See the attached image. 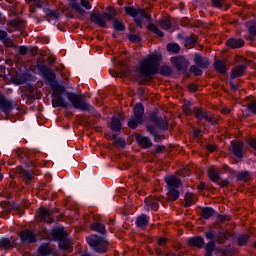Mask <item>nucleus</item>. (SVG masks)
<instances>
[{
  "label": "nucleus",
  "instance_id": "nucleus-1",
  "mask_svg": "<svg viewBox=\"0 0 256 256\" xmlns=\"http://www.w3.org/2000/svg\"><path fill=\"white\" fill-rule=\"evenodd\" d=\"M54 91H56V93L52 98L53 107L67 109V107L72 106L74 109H79L80 111H91V105L78 94L67 92L61 85H57Z\"/></svg>",
  "mask_w": 256,
  "mask_h": 256
},
{
  "label": "nucleus",
  "instance_id": "nucleus-2",
  "mask_svg": "<svg viewBox=\"0 0 256 256\" xmlns=\"http://www.w3.org/2000/svg\"><path fill=\"white\" fill-rule=\"evenodd\" d=\"M159 61H161V53H153L144 58L136 70L139 79H151L159 69Z\"/></svg>",
  "mask_w": 256,
  "mask_h": 256
},
{
  "label": "nucleus",
  "instance_id": "nucleus-3",
  "mask_svg": "<svg viewBox=\"0 0 256 256\" xmlns=\"http://www.w3.org/2000/svg\"><path fill=\"white\" fill-rule=\"evenodd\" d=\"M44 237L46 239H53V241H58V245L60 249H68L70 242L69 238H67V234L65 233L64 228H54L51 232L45 230Z\"/></svg>",
  "mask_w": 256,
  "mask_h": 256
},
{
  "label": "nucleus",
  "instance_id": "nucleus-4",
  "mask_svg": "<svg viewBox=\"0 0 256 256\" xmlns=\"http://www.w3.org/2000/svg\"><path fill=\"white\" fill-rule=\"evenodd\" d=\"M125 12L134 18L137 27H140V29L143 28V23H151L152 21L151 15L143 9L130 6L125 7Z\"/></svg>",
  "mask_w": 256,
  "mask_h": 256
},
{
  "label": "nucleus",
  "instance_id": "nucleus-5",
  "mask_svg": "<svg viewBox=\"0 0 256 256\" xmlns=\"http://www.w3.org/2000/svg\"><path fill=\"white\" fill-rule=\"evenodd\" d=\"M86 241L95 253H107L109 249V241L101 236L92 235L87 237Z\"/></svg>",
  "mask_w": 256,
  "mask_h": 256
},
{
  "label": "nucleus",
  "instance_id": "nucleus-6",
  "mask_svg": "<svg viewBox=\"0 0 256 256\" xmlns=\"http://www.w3.org/2000/svg\"><path fill=\"white\" fill-rule=\"evenodd\" d=\"M165 183L168 187V197L170 201H177L179 199V186L181 185V179L176 176H166L164 178Z\"/></svg>",
  "mask_w": 256,
  "mask_h": 256
},
{
  "label": "nucleus",
  "instance_id": "nucleus-7",
  "mask_svg": "<svg viewBox=\"0 0 256 256\" xmlns=\"http://www.w3.org/2000/svg\"><path fill=\"white\" fill-rule=\"evenodd\" d=\"M143 115H145V108L141 104H136L134 107V116L128 121V127L130 129H137V126L143 123Z\"/></svg>",
  "mask_w": 256,
  "mask_h": 256
},
{
  "label": "nucleus",
  "instance_id": "nucleus-8",
  "mask_svg": "<svg viewBox=\"0 0 256 256\" xmlns=\"http://www.w3.org/2000/svg\"><path fill=\"white\" fill-rule=\"evenodd\" d=\"M111 20H113V16L107 12L92 15V21L99 27H105L107 22Z\"/></svg>",
  "mask_w": 256,
  "mask_h": 256
},
{
  "label": "nucleus",
  "instance_id": "nucleus-9",
  "mask_svg": "<svg viewBox=\"0 0 256 256\" xmlns=\"http://www.w3.org/2000/svg\"><path fill=\"white\" fill-rule=\"evenodd\" d=\"M171 63L178 71H185L189 67V62L183 56L172 57Z\"/></svg>",
  "mask_w": 256,
  "mask_h": 256
},
{
  "label": "nucleus",
  "instance_id": "nucleus-10",
  "mask_svg": "<svg viewBox=\"0 0 256 256\" xmlns=\"http://www.w3.org/2000/svg\"><path fill=\"white\" fill-rule=\"evenodd\" d=\"M0 111L5 115H9L13 111V102L5 99V96L2 95H0Z\"/></svg>",
  "mask_w": 256,
  "mask_h": 256
},
{
  "label": "nucleus",
  "instance_id": "nucleus-11",
  "mask_svg": "<svg viewBox=\"0 0 256 256\" xmlns=\"http://www.w3.org/2000/svg\"><path fill=\"white\" fill-rule=\"evenodd\" d=\"M215 255L217 256H233L235 255V248L233 246H222L215 249Z\"/></svg>",
  "mask_w": 256,
  "mask_h": 256
},
{
  "label": "nucleus",
  "instance_id": "nucleus-12",
  "mask_svg": "<svg viewBox=\"0 0 256 256\" xmlns=\"http://www.w3.org/2000/svg\"><path fill=\"white\" fill-rule=\"evenodd\" d=\"M159 200L155 197H148L145 199L144 209L146 211H157L159 209Z\"/></svg>",
  "mask_w": 256,
  "mask_h": 256
},
{
  "label": "nucleus",
  "instance_id": "nucleus-13",
  "mask_svg": "<svg viewBox=\"0 0 256 256\" xmlns=\"http://www.w3.org/2000/svg\"><path fill=\"white\" fill-rule=\"evenodd\" d=\"M194 113H195V117H196V119H198V121H203V119H205L206 121H213V116H211V114L203 111L202 109L194 108Z\"/></svg>",
  "mask_w": 256,
  "mask_h": 256
},
{
  "label": "nucleus",
  "instance_id": "nucleus-14",
  "mask_svg": "<svg viewBox=\"0 0 256 256\" xmlns=\"http://www.w3.org/2000/svg\"><path fill=\"white\" fill-rule=\"evenodd\" d=\"M20 239L23 243H35V241H37L33 232L29 230H25L24 232H21Z\"/></svg>",
  "mask_w": 256,
  "mask_h": 256
},
{
  "label": "nucleus",
  "instance_id": "nucleus-15",
  "mask_svg": "<svg viewBox=\"0 0 256 256\" xmlns=\"http://www.w3.org/2000/svg\"><path fill=\"white\" fill-rule=\"evenodd\" d=\"M226 45L232 49H239L245 45V41L241 38H230L226 41Z\"/></svg>",
  "mask_w": 256,
  "mask_h": 256
},
{
  "label": "nucleus",
  "instance_id": "nucleus-16",
  "mask_svg": "<svg viewBox=\"0 0 256 256\" xmlns=\"http://www.w3.org/2000/svg\"><path fill=\"white\" fill-rule=\"evenodd\" d=\"M14 173L16 177H22L24 181H31L33 179V176H31V173L27 170H23L22 167L18 166L15 170Z\"/></svg>",
  "mask_w": 256,
  "mask_h": 256
},
{
  "label": "nucleus",
  "instance_id": "nucleus-17",
  "mask_svg": "<svg viewBox=\"0 0 256 256\" xmlns=\"http://www.w3.org/2000/svg\"><path fill=\"white\" fill-rule=\"evenodd\" d=\"M194 63L200 67V69H207L209 67V60L201 57L199 54H195Z\"/></svg>",
  "mask_w": 256,
  "mask_h": 256
},
{
  "label": "nucleus",
  "instance_id": "nucleus-18",
  "mask_svg": "<svg viewBox=\"0 0 256 256\" xmlns=\"http://www.w3.org/2000/svg\"><path fill=\"white\" fill-rule=\"evenodd\" d=\"M232 153L235 155V157H238V159H241L243 157V143L236 142L232 143Z\"/></svg>",
  "mask_w": 256,
  "mask_h": 256
},
{
  "label": "nucleus",
  "instance_id": "nucleus-19",
  "mask_svg": "<svg viewBox=\"0 0 256 256\" xmlns=\"http://www.w3.org/2000/svg\"><path fill=\"white\" fill-rule=\"evenodd\" d=\"M38 215L42 221H45L46 223H53V220L51 219V211L45 208H40Z\"/></svg>",
  "mask_w": 256,
  "mask_h": 256
},
{
  "label": "nucleus",
  "instance_id": "nucleus-20",
  "mask_svg": "<svg viewBox=\"0 0 256 256\" xmlns=\"http://www.w3.org/2000/svg\"><path fill=\"white\" fill-rule=\"evenodd\" d=\"M188 243L191 247L202 249L203 245H205V240L202 237H193L188 239Z\"/></svg>",
  "mask_w": 256,
  "mask_h": 256
},
{
  "label": "nucleus",
  "instance_id": "nucleus-21",
  "mask_svg": "<svg viewBox=\"0 0 256 256\" xmlns=\"http://www.w3.org/2000/svg\"><path fill=\"white\" fill-rule=\"evenodd\" d=\"M245 69H247V66L245 65H239L236 66L231 73V79H237L238 77H241L243 73H245Z\"/></svg>",
  "mask_w": 256,
  "mask_h": 256
},
{
  "label": "nucleus",
  "instance_id": "nucleus-22",
  "mask_svg": "<svg viewBox=\"0 0 256 256\" xmlns=\"http://www.w3.org/2000/svg\"><path fill=\"white\" fill-rule=\"evenodd\" d=\"M151 121L152 123H155L159 129H162L163 131L167 129V121L163 120V118L154 116L151 117Z\"/></svg>",
  "mask_w": 256,
  "mask_h": 256
},
{
  "label": "nucleus",
  "instance_id": "nucleus-23",
  "mask_svg": "<svg viewBox=\"0 0 256 256\" xmlns=\"http://www.w3.org/2000/svg\"><path fill=\"white\" fill-rule=\"evenodd\" d=\"M137 142L142 145V147H145L146 149H149L153 145V142H151V139L147 136H138Z\"/></svg>",
  "mask_w": 256,
  "mask_h": 256
},
{
  "label": "nucleus",
  "instance_id": "nucleus-24",
  "mask_svg": "<svg viewBox=\"0 0 256 256\" xmlns=\"http://www.w3.org/2000/svg\"><path fill=\"white\" fill-rule=\"evenodd\" d=\"M208 176L211 179V181H213V183H217V181H219L220 179L219 171H217V168L215 167H210L208 169Z\"/></svg>",
  "mask_w": 256,
  "mask_h": 256
},
{
  "label": "nucleus",
  "instance_id": "nucleus-25",
  "mask_svg": "<svg viewBox=\"0 0 256 256\" xmlns=\"http://www.w3.org/2000/svg\"><path fill=\"white\" fill-rule=\"evenodd\" d=\"M10 25L12 26V28H14L15 31H21V29H23V26L25 25V22H23L21 18H16L10 21Z\"/></svg>",
  "mask_w": 256,
  "mask_h": 256
},
{
  "label": "nucleus",
  "instance_id": "nucleus-26",
  "mask_svg": "<svg viewBox=\"0 0 256 256\" xmlns=\"http://www.w3.org/2000/svg\"><path fill=\"white\" fill-rule=\"evenodd\" d=\"M201 215L203 219H211V217L215 215V210H213V208L211 207L202 208Z\"/></svg>",
  "mask_w": 256,
  "mask_h": 256
},
{
  "label": "nucleus",
  "instance_id": "nucleus-27",
  "mask_svg": "<svg viewBox=\"0 0 256 256\" xmlns=\"http://www.w3.org/2000/svg\"><path fill=\"white\" fill-rule=\"evenodd\" d=\"M197 201V198L193 193H187L185 195V207H191L195 202Z\"/></svg>",
  "mask_w": 256,
  "mask_h": 256
},
{
  "label": "nucleus",
  "instance_id": "nucleus-28",
  "mask_svg": "<svg viewBox=\"0 0 256 256\" xmlns=\"http://www.w3.org/2000/svg\"><path fill=\"white\" fill-rule=\"evenodd\" d=\"M112 131H121V120L117 117H112V122L110 125Z\"/></svg>",
  "mask_w": 256,
  "mask_h": 256
},
{
  "label": "nucleus",
  "instance_id": "nucleus-29",
  "mask_svg": "<svg viewBox=\"0 0 256 256\" xmlns=\"http://www.w3.org/2000/svg\"><path fill=\"white\" fill-rule=\"evenodd\" d=\"M214 69H216L218 73H226L227 71V68H225V62L221 60H217L214 63Z\"/></svg>",
  "mask_w": 256,
  "mask_h": 256
},
{
  "label": "nucleus",
  "instance_id": "nucleus-30",
  "mask_svg": "<svg viewBox=\"0 0 256 256\" xmlns=\"http://www.w3.org/2000/svg\"><path fill=\"white\" fill-rule=\"evenodd\" d=\"M91 229L93 231H96L97 233H100V235H105L106 231H105V225L102 223H94L91 226Z\"/></svg>",
  "mask_w": 256,
  "mask_h": 256
},
{
  "label": "nucleus",
  "instance_id": "nucleus-31",
  "mask_svg": "<svg viewBox=\"0 0 256 256\" xmlns=\"http://www.w3.org/2000/svg\"><path fill=\"white\" fill-rule=\"evenodd\" d=\"M14 243L9 238L0 239V249H11Z\"/></svg>",
  "mask_w": 256,
  "mask_h": 256
},
{
  "label": "nucleus",
  "instance_id": "nucleus-32",
  "mask_svg": "<svg viewBox=\"0 0 256 256\" xmlns=\"http://www.w3.org/2000/svg\"><path fill=\"white\" fill-rule=\"evenodd\" d=\"M149 223V217L147 215H141L136 219L137 227H145Z\"/></svg>",
  "mask_w": 256,
  "mask_h": 256
},
{
  "label": "nucleus",
  "instance_id": "nucleus-33",
  "mask_svg": "<svg viewBox=\"0 0 256 256\" xmlns=\"http://www.w3.org/2000/svg\"><path fill=\"white\" fill-rule=\"evenodd\" d=\"M47 17H49L48 21H57L61 17V14L59 12H55L53 10H47L46 11Z\"/></svg>",
  "mask_w": 256,
  "mask_h": 256
},
{
  "label": "nucleus",
  "instance_id": "nucleus-34",
  "mask_svg": "<svg viewBox=\"0 0 256 256\" xmlns=\"http://www.w3.org/2000/svg\"><path fill=\"white\" fill-rule=\"evenodd\" d=\"M38 253L39 255H51V248L49 247L48 244H42L38 248Z\"/></svg>",
  "mask_w": 256,
  "mask_h": 256
},
{
  "label": "nucleus",
  "instance_id": "nucleus-35",
  "mask_svg": "<svg viewBox=\"0 0 256 256\" xmlns=\"http://www.w3.org/2000/svg\"><path fill=\"white\" fill-rule=\"evenodd\" d=\"M215 242L210 241L206 244V255L205 256H213V252L215 251Z\"/></svg>",
  "mask_w": 256,
  "mask_h": 256
},
{
  "label": "nucleus",
  "instance_id": "nucleus-36",
  "mask_svg": "<svg viewBox=\"0 0 256 256\" xmlns=\"http://www.w3.org/2000/svg\"><path fill=\"white\" fill-rule=\"evenodd\" d=\"M248 31L251 36H245V39H247L248 41H254V37H256V24L248 27Z\"/></svg>",
  "mask_w": 256,
  "mask_h": 256
},
{
  "label": "nucleus",
  "instance_id": "nucleus-37",
  "mask_svg": "<svg viewBox=\"0 0 256 256\" xmlns=\"http://www.w3.org/2000/svg\"><path fill=\"white\" fill-rule=\"evenodd\" d=\"M147 130L149 131V133H151V135H153L155 141H159V139H161V135L157 133V128H155V126L147 125Z\"/></svg>",
  "mask_w": 256,
  "mask_h": 256
},
{
  "label": "nucleus",
  "instance_id": "nucleus-38",
  "mask_svg": "<svg viewBox=\"0 0 256 256\" xmlns=\"http://www.w3.org/2000/svg\"><path fill=\"white\" fill-rule=\"evenodd\" d=\"M148 29L149 31H151L152 33H155L156 35H158V37H163V31L159 30V28L157 26H155V24H148Z\"/></svg>",
  "mask_w": 256,
  "mask_h": 256
},
{
  "label": "nucleus",
  "instance_id": "nucleus-39",
  "mask_svg": "<svg viewBox=\"0 0 256 256\" xmlns=\"http://www.w3.org/2000/svg\"><path fill=\"white\" fill-rule=\"evenodd\" d=\"M248 241H249V235L243 234L238 236L237 243L240 247H243V245H247Z\"/></svg>",
  "mask_w": 256,
  "mask_h": 256
},
{
  "label": "nucleus",
  "instance_id": "nucleus-40",
  "mask_svg": "<svg viewBox=\"0 0 256 256\" xmlns=\"http://www.w3.org/2000/svg\"><path fill=\"white\" fill-rule=\"evenodd\" d=\"M113 27L116 31H125V25H123L121 20L114 19Z\"/></svg>",
  "mask_w": 256,
  "mask_h": 256
},
{
  "label": "nucleus",
  "instance_id": "nucleus-41",
  "mask_svg": "<svg viewBox=\"0 0 256 256\" xmlns=\"http://www.w3.org/2000/svg\"><path fill=\"white\" fill-rule=\"evenodd\" d=\"M167 51H169V53H179V51H181V47L178 46V44H168Z\"/></svg>",
  "mask_w": 256,
  "mask_h": 256
},
{
  "label": "nucleus",
  "instance_id": "nucleus-42",
  "mask_svg": "<svg viewBox=\"0 0 256 256\" xmlns=\"http://www.w3.org/2000/svg\"><path fill=\"white\" fill-rule=\"evenodd\" d=\"M160 27L165 31L171 29V21L167 18L160 20Z\"/></svg>",
  "mask_w": 256,
  "mask_h": 256
},
{
  "label": "nucleus",
  "instance_id": "nucleus-43",
  "mask_svg": "<svg viewBox=\"0 0 256 256\" xmlns=\"http://www.w3.org/2000/svg\"><path fill=\"white\" fill-rule=\"evenodd\" d=\"M44 76H45V79H47V81H49L50 83H53V81H55V73H53L51 70H46L44 72Z\"/></svg>",
  "mask_w": 256,
  "mask_h": 256
},
{
  "label": "nucleus",
  "instance_id": "nucleus-44",
  "mask_svg": "<svg viewBox=\"0 0 256 256\" xmlns=\"http://www.w3.org/2000/svg\"><path fill=\"white\" fill-rule=\"evenodd\" d=\"M72 9H74L76 13H79V15H85V9H83L81 5L77 4V2L72 3Z\"/></svg>",
  "mask_w": 256,
  "mask_h": 256
},
{
  "label": "nucleus",
  "instance_id": "nucleus-45",
  "mask_svg": "<svg viewBox=\"0 0 256 256\" xmlns=\"http://www.w3.org/2000/svg\"><path fill=\"white\" fill-rule=\"evenodd\" d=\"M161 75H165L166 77H169L171 75L172 71L169 66H162L160 69Z\"/></svg>",
  "mask_w": 256,
  "mask_h": 256
},
{
  "label": "nucleus",
  "instance_id": "nucleus-46",
  "mask_svg": "<svg viewBox=\"0 0 256 256\" xmlns=\"http://www.w3.org/2000/svg\"><path fill=\"white\" fill-rule=\"evenodd\" d=\"M251 174L249 173V172H247V171H244V172H240L239 174H238V179L240 180V181H247V179H249V176H250Z\"/></svg>",
  "mask_w": 256,
  "mask_h": 256
},
{
  "label": "nucleus",
  "instance_id": "nucleus-47",
  "mask_svg": "<svg viewBox=\"0 0 256 256\" xmlns=\"http://www.w3.org/2000/svg\"><path fill=\"white\" fill-rule=\"evenodd\" d=\"M183 112L186 114V115H192L193 113V110H191V103H186L183 105Z\"/></svg>",
  "mask_w": 256,
  "mask_h": 256
},
{
  "label": "nucleus",
  "instance_id": "nucleus-48",
  "mask_svg": "<svg viewBox=\"0 0 256 256\" xmlns=\"http://www.w3.org/2000/svg\"><path fill=\"white\" fill-rule=\"evenodd\" d=\"M190 71H191V73H194V75H198V76L203 75V71L201 70V68H199L197 66H191Z\"/></svg>",
  "mask_w": 256,
  "mask_h": 256
},
{
  "label": "nucleus",
  "instance_id": "nucleus-49",
  "mask_svg": "<svg viewBox=\"0 0 256 256\" xmlns=\"http://www.w3.org/2000/svg\"><path fill=\"white\" fill-rule=\"evenodd\" d=\"M128 39L131 43H139L141 41V37L135 34L129 35Z\"/></svg>",
  "mask_w": 256,
  "mask_h": 256
},
{
  "label": "nucleus",
  "instance_id": "nucleus-50",
  "mask_svg": "<svg viewBox=\"0 0 256 256\" xmlns=\"http://www.w3.org/2000/svg\"><path fill=\"white\" fill-rule=\"evenodd\" d=\"M248 109L251 111V113H254L256 115V101H252L248 104Z\"/></svg>",
  "mask_w": 256,
  "mask_h": 256
},
{
  "label": "nucleus",
  "instance_id": "nucleus-51",
  "mask_svg": "<svg viewBox=\"0 0 256 256\" xmlns=\"http://www.w3.org/2000/svg\"><path fill=\"white\" fill-rule=\"evenodd\" d=\"M3 43L5 47H15V43H13V40H11V38L4 39Z\"/></svg>",
  "mask_w": 256,
  "mask_h": 256
},
{
  "label": "nucleus",
  "instance_id": "nucleus-52",
  "mask_svg": "<svg viewBox=\"0 0 256 256\" xmlns=\"http://www.w3.org/2000/svg\"><path fill=\"white\" fill-rule=\"evenodd\" d=\"M80 3L82 5V7L87 9V11H89V9H91V3L89 2V0H80Z\"/></svg>",
  "mask_w": 256,
  "mask_h": 256
},
{
  "label": "nucleus",
  "instance_id": "nucleus-53",
  "mask_svg": "<svg viewBox=\"0 0 256 256\" xmlns=\"http://www.w3.org/2000/svg\"><path fill=\"white\" fill-rule=\"evenodd\" d=\"M214 7L221 9L223 7V0H212Z\"/></svg>",
  "mask_w": 256,
  "mask_h": 256
},
{
  "label": "nucleus",
  "instance_id": "nucleus-54",
  "mask_svg": "<svg viewBox=\"0 0 256 256\" xmlns=\"http://www.w3.org/2000/svg\"><path fill=\"white\" fill-rule=\"evenodd\" d=\"M248 145H250V147H252V149H256V140L253 138H250L247 140Z\"/></svg>",
  "mask_w": 256,
  "mask_h": 256
},
{
  "label": "nucleus",
  "instance_id": "nucleus-55",
  "mask_svg": "<svg viewBox=\"0 0 256 256\" xmlns=\"http://www.w3.org/2000/svg\"><path fill=\"white\" fill-rule=\"evenodd\" d=\"M19 54H20V55H27V47H25V46H20V47H19Z\"/></svg>",
  "mask_w": 256,
  "mask_h": 256
},
{
  "label": "nucleus",
  "instance_id": "nucleus-56",
  "mask_svg": "<svg viewBox=\"0 0 256 256\" xmlns=\"http://www.w3.org/2000/svg\"><path fill=\"white\" fill-rule=\"evenodd\" d=\"M17 85H23V83H25V80L23 78H21V76H17L15 79Z\"/></svg>",
  "mask_w": 256,
  "mask_h": 256
},
{
  "label": "nucleus",
  "instance_id": "nucleus-57",
  "mask_svg": "<svg viewBox=\"0 0 256 256\" xmlns=\"http://www.w3.org/2000/svg\"><path fill=\"white\" fill-rule=\"evenodd\" d=\"M5 39H7V32L0 31V40L5 41Z\"/></svg>",
  "mask_w": 256,
  "mask_h": 256
},
{
  "label": "nucleus",
  "instance_id": "nucleus-58",
  "mask_svg": "<svg viewBox=\"0 0 256 256\" xmlns=\"http://www.w3.org/2000/svg\"><path fill=\"white\" fill-rule=\"evenodd\" d=\"M207 149H208V151L213 153L217 149V146L213 145V144H210V145L207 146Z\"/></svg>",
  "mask_w": 256,
  "mask_h": 256
},
{
  "label": "nucleus",
  "instance_id": "nucleus-59",
  "mask_svg": "<svg viewBox=\"0 0 256 256\" xmlns=\"http://www.w3.org/2000/svg\"><path fill=\"white\" fill-rule=\"evenodd\" d=\"M218 183L221 185V187H227V185H229L227 180H218Z\"/></svg>",
  "mask_w": 256,
  "mask_h": 256
},
{
  "label": "nucleus",
  "instance_id": "nucleus-60",
  "mask_svg": "<svg viewBox=\"0 0 256 256\" xmlns=\"http://www.w3.org/2000/svg\"><path fill=\"white\" fill-rule=\"evenodd\" d=\"M167 243V238L158 239V245H165Z\"/></svg>",
  "mask_w": 256,
  "mask_h": 256
},
{
  "label": "nucleus",
  "instance_id": "nucleus-61",
  "mask_svg": "<svg viewBox=\"0 0 256 256\" xmlns=\"http://www.w3.org/2000/svg\"><path fill=\"white\" fill-rule=\"evenodd\" d=\"M194 135H195V137H201L203 135V132H201V130L197 129V130H194Z\"/></svg>",
  "mask_w": 256,
  "mask_h": 256
},
{
  "label": "nucleus",
  "instance_id": "nucleus-62",
  "mask_svg": "<svg viewBox=\"0 0 256 256\" xmlns=\"http://www.w3.org/2000/svg\"><path fill=\"white\" fill-rule=\"evenodd\" d=\"M206 238L207 239H215V234L209 232V233H206Z\"/></svg>",
  "mask_w": 256,
  "mask_h": 256
},
{
  "label": "nucleus",
  "instance_id": "nucleus-63",
  "mask_svg": "<svg viewBox=\"0 0 256 256\" xmlns=\"http://www.w3.org/2000/svg\"><path fill=\"white\" fill-rule=\"evenodd\" d=\"M164 150H165V147H164V146H158V147L156 148L157 153H163Z\"/></svg>",
  "mask_w": 256,
  "mask_h": 256
},
{
  "label": "nucleus",
  "instance_id": "nucleus-64",
  "mask_svg": "<svg viewBox=\"0 0 256 256\" xmlns=\"http://www.w3.org/2000/svg\"><path fill=\"white\" fill-rule=\"evenodd\" d=\"M117 142L119 143L120 147H125V140L118 139Z\"/></svg>",
  "mask_w": 256,
  "mask_h": 256
}]
</instances>
